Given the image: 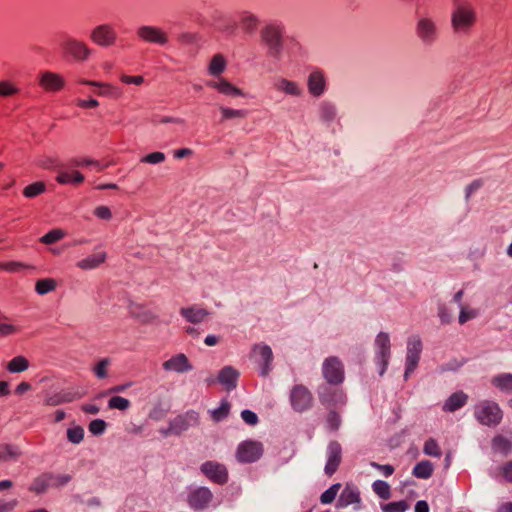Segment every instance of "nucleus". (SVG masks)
I'll return each instance as SVG.
<instances>
[{
	"label": "nucleus",
	"mask_w": 512,
	"mask_h": 512,
	"mask_svg": "<svg viewBox=\"0 0 512 512\" xmlns=\"http://www.w3.org/2000/svg\"><path fill=\"white\" fill-rule=\"evenodd\" d=\"M202 473L212 482L225 484L228 480V472L223 464L207 461L201 466Z\"/></svg>",
	"instance_id": "nucleus-11"
},
{
	"label": "nucleus",
	"mask_w": 512,
	"mask_h": 512,
	"mask_svg": "<svg viewBox=\"0 0 512 512\" xmlns=\"http://www.w3.org/2000/svg\"><path fill=\"white\" fill-rule=\"evenodd\" d=\"M340 484H334L332 485L328 490H326L324 493H322L320 500L323 504H329L332 503L340 489Z\"/></svg>",
	"instance_id": "nucleus-52"
},
{
	"label": "nucleus",
	"mask_w": 512,
	"mask_h": 512,
	"mask_svg": "<svg viewBox=\"0 0 512 512\" xmlns=\"http://www.w3.org/2000/svg\"><path fill=\"white\" fill-rule=\"evenodd\" d=\"M373 491L384 500L391 497V488L388 483L382 480H377L372 484Z\"/></svg>",
	"instance_id": "nucleus-41"
},
{
	"label": "nucleus",
	"mask_w": 512,
	"mask_h": 512,
	"mask_svg": "<svg viewBox=\"0 0 512 512\" xmlns=\"http://www.w3.org/2000/svg\"><path fill=\"white\" fill-rule=\"evenodd\" d=\"M240 373L232 366L223 367L218 373V382L222 384L227 391L236 388Z\"/></svg>",
	"instance_id": "nucleus-18"
},
{
	"label": "nucleus",
	"mask_w": 512,
	"mask_h": 512,
	"mask_svg": "<svg viewBox=\"0 0 512 512\" xmlns=\"http://www.w3.org/2000/svg\"><path fill=\"white\" fill-rule=\"evenodd\" d=\"M110 365V360L108 358H104L100 360L94 367L93 372L95 375L100 378H106L108 375V367Z\"/></svg>",
	"instance_id": "nucleus-51"
},
{
	"label": "nucleus",
	"mask_w": 512,
	"mask_h": 512,
	"mask_svg": "<svg viewBox=\"0 0 512 512\" xmlns=\"http://www.w3.org/2000/svg\"><path fill=\"white\" fill-rule=\"evenodd\" d=\"M81 85H89L97 87L98 89L94 92L97 96L107 97L111 99H119L123 95V91L120 87L112 85L110 83L98 82L93 80L79 79L77 81Z\"/></svg>",
	"instance_id": "nucleus-12"
},
{
	"label": "nucleus",
	"mask_w": 512,
	"mask_h": 512,
	"mask_svg": "<svg viewBox=\"0 0 512 512\" xmlns=\"http://www.w3.org/2000/svg\"><path fill=\"white\" fill-rule=\"evenodd\" d=\"M60 48L65 56L75 62H85L93 53V49L85 41L69 35L63 38Z\"/></svg>",
	"instance_id": "nucleus-3"
},
{
	"label": "nucleus",
	"mask_w": 512,
	"mask_h": 512,
	"mask_svg": "<svg viewBox=\"0 0 512 512\" xmlns=\"http://www.w3.org/2000/svg\"><path fill=\"white\" fill-rule=\"evenodd\" d=\"M241 417L244 420V422L249 424V425H256L257 422H258L257 415L254 412L250 411V410L242 411Z\"/></svg>",
	"instance_id": "nucleus-64"
},
{
	"label": "nucleus",
	"mask_w": 512,
	"mask_h": 512,
	"mask_svg": "<svg viewBox=\"0 0 512 512\" xmlns=\"http://www.w3.org/2000/svg\"><path fill=\"white\" fill-rule=\"evenodd\" d=\"M33 266L18 261H7L0 263V269L8 272H20L23 269H33Z\"/></svg>",
	"instance_id": "nucleus-43"
},
{
	"label": "nucleus",
	"mask_w": 512,
	"mask_h": 512,
	"mask_svg": "<svg viewBox=\"0 0 512 512\" xmlns=\"http://www.w3.org/2000/svg\"><path fill=\"white\" fill-rule=\"evenodd\" d=\"M371 466L376 468L380 472H382V474L385 477L391 476L394 473V471H395L394 467L392 465H389V464L382 465V464H379V463H376V462H372Z\"/></svg>",
	"instance_id": "nucleus-63"
},
{
	"label": "nucleus",
	"mask_w": 512,
	"mask_h": 512,
	"mask_svg": "<svg viewBox=\"0 0 512 512\" xmlns=\"http://www.w3.org/2000/svg\"><path fill=\"white\" fill-rule=\"evenodd\" d=\"M67 439L73 444H79L84 439V429L81 426H74L67 430Z\"/></svg>",
	"instance_id": "nucleus-45"
},
{
	"label": "nucleus",
	"mask_w": 512,
	"mask_h": 512,
	"mask_svg": "<svg viewBox=\"0 0 512 512\" xmlns=\"http://www.w3.org/2000/svg\"><path fill=\"white\" fill-rule=\"evenodd\" d=\"M451 23L456 33H468L476 23V12L470 3L458 4L451 16Z\"/></svg>",
	"instance_id": "nucleus-2"
},
{
	"label": "nucleus",
	"mask_w": 512,
	"mask_h": 512,
	"mask_svg": "<svg viewBox=\"0 0 512 512\" xmlns=\"http://www.w3.org/2000/svg\"><path fill=\"white\" fill-rule=\"evenodd\" d=\"M84 175L77 170H59L56 181L59 184H81L84 181Z\"/></svg>",
	"instance_id": "nucleus-25"
},
{
	"label": "nucleus",
	"mask_w": 512,
	"mask_h": 512,
	"mask_svg": "<svg viewBox=\"0 0 512 512\" xmlns=\"http://www.w3.org/2000/svg\"><path fill=\"white\" fill-rule=\"evenodd\" d=\"M206 84L208 87L216 89L219 93L227 96L242 95V91L239 88L235 87L224 78H219L218 80H210Z\"/></svg>",
	"instance_id": "nucleus-22"
},
{
	"label": "nucleus",
	"mask_w": 512,
	"mask_h": 512,
	"mask_svg": "<svg viewBox=\"0 0 512 512\" xmlns=\"http://www.w3.org/2000/svg\"><path fill=\"white\" fill-rule=\"evenodd\" d=\"M90 40L100 47L114 46L118 39V34L112 24L104 23L95 26L90 32Z\"/></svg>",
	"instance_id": "nucleus-6"
},
{
	"label": "nucleus",
	"mask_w": 512,
	"mask_h": 512,
	"mask_svg": "<svg viewBox=\"0 0 512 512\" xmlns=\"http://www.w3.org/2000/svg\"><path fill=\"white\" fill-rule=\"evenodd\" d=\"M227 65V61L222 54H215L208 66L209 74L213 76H219L224 72Z\"/></svg>",
	"instance_id": "nucleus-33"
},
{
	"label": "nucleus",
	"mask_w": 512,
	"mask_h": 512,
	"mask_svg": "<svg viewBox=\"0 0 512 512\" xmlns=\"http://www.w3.org/2000/svg\"><path fill=\"white\" fill-rule=\"evenodd\" d=\"M320 402L328 409H333L346 404V395L340 389L324 387L319 394Z\"/></svg>",
	"instance_id": "nucleus-13"
},
{
	"label": "nucleus",
	"mask_w": 512,
	"mask_h": 512,
	"mask_svg": "<svg viewBox=\"0 0 512 512\" xmlns=\"http://www.w3.org/2000/svg\"><path fill=\"white\" fill-rule=\"evenodd\" d=\"M423 452L426 455L433 456V457H440L441 456V449L437 443V441L433 438H429L423 447Z\"/></svg>",
	"instance_id": "nucleus-46"
},
{
	"label": "nucleus",
	"mask_w": 512,
	"mask_h": 512,
	"mask_svg": "<svg viewBox=\"0 0 512 512\" xmlns=\"http://www.w3.org/2000/svg\"><path fill=\"white\" fill-rule=\"evenodd\" d=\"M283 25L271 23L261 30V39L271 55H279L282 49Z\"/></svg>",
	"instance_id": "nucleus-5"
},
{
	"label": "nucleus",
	"mask_w": 512,
	"mask_h": 512,
	"mask_svg": "<svg viewBox=\"0 0 512 512\" xmlns=\"http://www.w3.org/2000/svg\"><path fill=\"white\" fill-rule=\"evenodd\" d=\"M46 190V184L42 181H37L27 185L23 190V195L27 198L36 197Z\"/></svg>",
	"instance_id": "nucleus-40"
},
{
	"label": "nucleus",
	"mask_w": 512,
	"mask_h": 512,
	"mask_svg": "<svg viewBox=\"0 0 512 512\" xmlns=\"http://www.w3.org/2000/svg\"><path fill=\"white\" fill-rule=\"evenodd\" d=\"M474 417L481 425L496 427L502 421L503 411L495 401L481 400L474 407Z\"/></svg>",
	"instance_id": "nucleus-1"
},
{
	"label": "nucleus",
	"mask_w": 512,
	"mask_h": 512,
	"mask_svg": "<svg viewBox=\"0 0 512 512\" xmlns=\"http://www.w3.org/2000/svg\"><path fill=\"white\" fill-rule=\"evenodd\" d=\"M108 406L110 409L125 411L130 407V402L128 399L121 396H114L109 400Z\"/></svg>",
	"instance_id": "nucleus-48"
},
{
	"label": "nucleus",
	"mask_w": 512,
	"mask_h": 512,
	"mask_svg": "<svg viewBox=\"0 0 512 512\" xmlns=\"http://www.w3.org/2000/svg\"><path fill=\"white\" fill-rule=\"evenodd\" d=\"M75 104L77 107L82 109H92L99 106V102L96 99L90 98V99H77L75 101Z\"/></svg>",
	"instance_id": "nucleus-59"
},
{
	"label": "nucleus",
	"mask_w": 512,
	"mask_h": 512,
	"mask_svg": "<svg viewBox=\"0 0 512 512\" xmlns=\"http://www.w3.org/2000/svg\"><path fill=\"white\" fill-rule=\"evenodd\" d=\"M289 401L295 412L303 413L312 408L314 397L305 385L296 384L290 390Z\"/></svg>",
	"instance_id": "nucleus-4"
},
{
	"label": "nucleus",
	"mask_w": 512,
	"mask_h": 512,
	"mask_svg": "<svg viewBox=\"0 0 512 512\" xmlns=\"http://www.w3.org/2000/svg\"><path fill=\"white\" fill-rule=\"evenodd\" d=\"M496 478L512 483V460L507 461L498 467Z\"/></svg>",
	"instance_id": "nucleus-42"
},
{
	"label": "nucleus",
	"mask_w": 512,
	"mask_h": 512,
	"mask_svg": "<svg viewBox=\"0 0 512 512\" xmlns=\"http://www.w3.org/2000/svg\"><path fill=\"white\" fill-rule=\"evenodd\" d=\"M106 422L102 419L92 420L88 426L89 431L94 435L102 434L106 429Z\"/></svg>",
	"instance_id": "nucleus-55"
},
{
	"label": "nucleus",
	"mask_w": 512,
	"mask_h": 512,
	"mask_svg": "<svg viewBox=\"0 0 512 512\" xmlns=\"http://www.w3.org/2000/svg\"><path fill=\"white\" fill-rule=\"evenodd\" d=\"M252 354L257 357V361L261 364V376H268L273 361L271 348L265 344H256L252 348Z\"/></svg>",
	"instance_id": "nucleus-15"
},
{
	"label": "nucleus",
	"mask_w": 512,
	"mask_h": 512,
	"mask_svg": "<svg viewBox=\"0 0 512 512\" xmlns=\"http://www.w3.org/2000/svg\"><path fill=\"white\" fill-rule=\"evenodd\" d=\"M421 351H422L421 340L417 337L410 338L408 341V345H407L406 370H405L406 377L416 369L419 359H420Z\"/></svg>",
	"instance_id": "nucleus-14"
},
{
	"label": "nucleus",
	"mask_w": 512,
	"mask_h": 512,
	"mask_svg": "<svg viewBox=\"0 0 512 512\" xmlns=\"http://www.w3.org/2000/svg\"><path fill=\"white\" fill-rule=\"evenodd\" d=\"M378 357L383 364L381 374L384 372L390 358V338L387 333L380 332L375 340Z\"/></svg>",
	"instance_id": "nucleus-19"
},
{
	"label": "nucleus",
	"mask_w": 512,
	"mask_h": 512,
	"mask_svg": "<svg viewBox=\"0 0 512 512\" xmlns=\"http://www.w3.org/2000/svg\"><path fill=\"white\" fill-rule=\"evenodd\" d=\"M6 368L11 373L23 372L29 368V361L24 356H16L7 363Z\"/></svg>",
	"instance_id": "nucleus-35"
},
{
	"label": "nucleus",
	"mask_w": 512,
	"mask_h": 512,
	"mask_svg": "<svg viewBox=\"0 0 512 512\" xmlns=\"http://www.w3.org/2000/svg\"><path fill=\"white\" fill-rule=\"evenodd\" d=\"M20 89L9 80L0 81V97H9L18 94Z\"/></svg>",
	"instance_id": "nucleus-44"
},
{
	"label": "nucleus",
	"mask_w": 512,
	"mask_h": 512,
	"mask_svg": "<svg viewBox=\"0 0 512 512\" xmlns=\"http://www.w3.org/2000/svg\"><path fill=\"white\" fill-rule=\"evenodd\" d=\"M163 368L165 370L182 373L191 370L192 365L190 364L186 355L180 353L165 361L163 363Z\"/></svg>",
	"instance_id": "nucleus-21"
},
{
	"label": "nucleus",
	"mask_w": 512,
	"mask_h": 512,
	"mask_svg": "<svg viewBox=\"0 0 512 512\" xmlns=\"http://www.w3.org/2000/svg\"><path fill=\"white\" fill-rule=\"evenodd\" d=\"M408 508L409 504L405 500L382 505L383 512H405Z\"/></svg>",
	"instance_id": "nucleus-47"
},
{
	"label": "nucleus",
	"mask_w": 512,
	"mask_h": 512,
	"mask_svg": "<svg viewBox=\"0 0 512 512\" xmlns=\"http://www.w3.org/2000/svg\"><path fill=\"white\" fill-rule=\"evenodd\" d=\"M54 479L53 474L45 473L34 479L33 483L31 484L29 490L32 492H35L37 494H40L44 492L48 487L51 486V481Z\"/></svg>",
	"instance_id": "nucleus-31"
},
{
	"label": "nucleus",
	"mask_w": 512,
	"mask_h": 512,
	"mask_svg": "<svg viewBox=\"0 0 512 512\" xmlns=\"http://www.w3.org/2000/svg\"><path fill=\"white\" fill-rule=\"evenodd\" d=\"M93 165L97 171H101L103 167L98 161H94L88 158H74L69 161V166L83 167Z\"/></svg>",
	"instance_id": "nucleus-50"
},
{
	"label": "nucleus",
	"mask_w": 512,
	"mask_h": 512,
	"mask_svg": "<svg viewBox=\"0 0 512 512\" xmlns=\"http://www.w3.org/2000/svg\"><path fill=\"white\" fill-rule=\"evenodd\" d=\"M416 32L418 37L425 43H432L437 37V28L435 23L426 17L418 20Z\"/></svg>",
	"instance_id": "nucleus-16"
},
{
	"label": "nucleus",
	"mask_w": 512,
	"mask_h": 512,
	"mask_svg": "<svg viewBox=\"0 0 512 512\" xmlns=\"http://www.w3.org/2000/svg\"><path fill=\"white\" fill-rule=\"evenodd\" d=\"M342 459L341 445L333 441L328 446V459L325 466V473L332 476L338 469Z\"/></svg>",
	"instance_id": "nucleus-17"
},
{
	"label": "nucleus",
	"mask_w": 512,
	"mask_h": 512,
	"mask_svg": "<svg viewBox=\"0 0 512 512\" xmlns=\"http://www.w3.org/2000/svg\"><path fill=\"white\" fill-rule=\"evenodd\" d=\"M476 316H477L476 310L462 307L460 315H459V323L464 324L465 322H467L470 319L475 318Z\"/></svg>",
	"instance_id": "nucleus-60"
},
{
	"label": "nucleus",
	"mask_w": 512,
	"mask_h": 512,
	"mask_svg": "<svg viewBox=\"0 0 512 512\" xmlns=\"http://www.w3.org/2000/svg\"><path fill=\"white\" fill-rule=\"evenodd\" d=\"M325 88V80L322 73L315 71L312 72L308 79L309 92L314 96H319L323 93Z\"/></svg>",
	"instance_id": "nucleus-27"
},
{
	"label": "nucleus",
	"mask_w": 512,
	"mask_h": 512,
	"mask_svg": "<svg viewBox=\"0 0 512 512\" xmlns=\"http://www.w3.org/2000/svg\"><path fill=\"white\" fill-rule=\"evenodd\" d=\"M17 505V499H12L9 501L0 499V512H13Z\"/></svg>",
	"instance_id": "nucleus-62"
},
{
	"label": "nucleus",
	"mask_w": 512,
	"mask_h": 512,
	"mask_svg": "<svg viewBox=\"0 0 512 512\" xmlns=\"http://www.w3.org/2000/svg\"><path fill=\"white\" fill-rule=\"evenodd\" d=\"M222 118L224 120L232 119V118H244L246 116V112L243 110H235L231 108H221Z\"/></svg>",
	"instance_id": "nucleus-54"
},
{
	"label": "nucleus",
	"mask_w": 512,
	"mask_h": 512,
	"mask_svg": "<svg viewBox=\"0 0 512 512\" xmlns=\"http://www.w3.org/2000/svg\"><path fill=\"white\" fill-rule=\"evenodd\" d=\"M263 453V446L260 442L247 440L239 444L236 451V458L241 463L257 461Z\"/></svg>",
	"instance_id": "nucleus-10"
},
{
	"label": "nucleus",
	"mask_w": 512,
	"mask_h": 512,
	"mask_svg": "<svg viewBox=\"0 0 512 512\" xmlns=\"http://www.w3.org/2000/svg\"><path fill=\"white\" fill-rule=\"evenodd\" d=\"M165 160V154L162 152H153L146 155L141 159V162L150 163V164H158Z\"/></svg>",
	"instance_id": "nucleus-57"
},
{
	"label": "nucleus",
	"mask_w": 512,
	"mask_h": 512,
	"mask_svg": "<svg viewBox=\"0 0 512 512\" xmlns=\"http://www.w3.org/2000/svg\"><path fill=\"white\" fill-rule=\"evenodd\" d=\"M239 26L247 34L254 33L259 25L258 18L251 12L243 11L239 14Z\"/></svg>",
	"instance_id": "nucleus-24"
},
{
	"label": "nucleus",
	"mask_w": 512,
	"mask_h": 512,
	"mask_svg": "<svg viewBox=\"0 0 512 512\" xmlns=\"http://www.w3.org/2000/svg\"><path fill=\"white\" fill-rule=\"evenodd\" d=\"M230 411V404L227 401H223L217 409L212 412V417L215 421H220L228 416Z\"/></svg>",
	"instance_id": "nucleus-53"
},
{
	"label": "nucleus",
	"mask_w": 512,
	"mask_h": 512,
	"mask_svg": "<svg viewBox=\"0 0 512 512\" xmlns=\"http://www.w3.org/2000/svg\"><path fill=\"white\" fill-rule=\"evenodd\" d=\"M65 236V233L61 229H53L45 234L40 241L44 244H53L61 240Z\"/></svg>",
	"instance_id": "nucleus-49"
},
{
	"label": "nucleus",
	"mask_w": 512,
	"mask_h": 512,
	"mask_svg": "<svg viewBox=\"0 0 512 512\" xmlns=\"http://www.w3.org/2000/svg\"><path fill=\"white\" fill-rule=\"evenodd\" d=\"M21 455L19 449L11 444H0V461L15 460Z\"/></svg>",
	"instance_id": "nucleus-37"
},
{
	"label": "nucleus",
	"mask_w": 512,
	"mask_h": 512,
	"mask_svg": "<svg viewBox=\"0 0 512 512\" xmlns=\"http://www.w3.org/2000/svg\"><path fill=\"white\" fill-rule=\"evenodd\" d=\"M323 376L330 384H340L344 380V367L341 360L335 356L325 359L322 366Z\"/></svg>",
	"instance_id": "nucleus-9"
},
{
	"label": "nucleus",
	"mask_w": 512,
	"mask_h": 512,
	"mask_svg": "<svg viewBox=\"0 0 512 512\" xmlns=\"http://www.w3.org/2000/svg\"><path fill=\"white\" fill-rule=\"evenodd\" d=\"M120 81L124 84L140 86L144 83V78L141 75L131 76L122 74L120 76Z\"/></svg>",
	"instance_id": "nucleus-56"
},
{
	"label": "nucleus",
	"mask_w": 512,
	"mask_h": 512,
	"mask_svg": "<svg viewBox=\"0 0 512 512\" xmlns=\"http://www.w3.org/2000/svg\"><path fill=\"white\" fill-rule=\"evenodd\" d=\"M212 499V493L208 488L200 487L194 490L188 498L189 505L194 509H203Z\"/></svg>",
	"instance_id": "nucleus-20"
},
{
	"label": "nucleus",
	"mask_w": 512,
	"mask_h": 512,
	"mask_svg": "<svg viewBox=\"0 0 512 512\" xmlns=\"http://www.w3.org/2000/svg\"><path fill=\"white\" fill-rule=\"evenodd\" d=\"M94 215L102 220H110L112 218V212L109 207L101 205L94 209Z\"/></svg>",
	"instance_id": "nucleus-58"
},
{
	"label": "nucleus",
	"mask_w": 512,
	"mask_h": 512,
	"mask_svg": "<svg viewBox=\"0 0 512 512\" xmlns=\"http://www.w3.org/2000/svg\"><path fill=\"white\" fill-rule=\"evenodd\" d=\"M56 287L57 283L52 278L40 279L35 284V290L40 295L54 291Z\"/></svg>",
	"instance_id": "nucleus-39"
},
{
	"label": "nucleus",
	"mask_w": 512,
	"mask_h": 512,
	"mask_svg": "<svg viewBox=\"0 0 512 512\" xmlns=\"http://www.w3.org/2000/svg\"><path fill=\"white\" fill-rule=\"evenodd\" d=\"M468 401V395L463 391H457L453 393L444 403L443 410L445 412H455L458 409L466 405Z\"/></svg>",
	"instance_id": "nucleus-23"
},
{
	"label": "nucleus",
	"mask_w": 512,
	"mask_h": 512,
	"mask_svg": "<svg viewBox=\"0 0 512 512\" xmlns=\"http://www.w3.org/2000/svg\"><path fill=\"white\" fill-rule=\"evenodd\" d=\"M432 473L433 465L427 460L419 462L413 469V475L420 479H428L432 476Z\"/></svg>",
	"instance_id": "nucleus-36"
},
{
	"label": "nucleus",
	"mask_w": 512,
	"mask_h": 512,
	"mask_svg": "<svg viewBox=\"0 0 512 512\" xmlns=\"http://www.w3.org/2000/svg\"><path fill=\"white\" fill-rule=\"evenodd\" d=\"M340 416L331 410L327 416V423L332 430H337L340 426Z\"/></svg>",
	"instance_id": "nucleus-61"
},
{
	"label": "nucleus",
	"mask_w": 512,
	"mask_h": 512,
	"mask_svg": "<svg viewBox=\"0 0 512 512\" xmlns=\"http://www.w3.org/2000/svg\"><path fill=\"white\" fill-rule=\"evenodd\" d=\"M360 502V493L359 491L351 486H346L342 493L340 494L338 505L341 507H345L351 504Z\"/></svg>",
	"instance_id": "nucleus-29"
},
{
	"label": "nucleus",
	"mask_w": 512,
	"mask_h": 512,
	"mask_svg": "<svg viewBox=\"0 0 512 512\" xmlns=\"http://www.w3.org/2000/svg\"><path fill=\"white\" fill-rule=\"evenodd\" d=\"M37 83L39 87L47 93H58L66 86L64 76L51 70L39 72L37 76Z\"/></svg>",
	"instance_id": "nucleus-7"
},
{
	"label": "nucleus",
	"mask_w": 512,
	"mask_h": 512,
	"mask_svg": "<svg viewBox=\"0 0 512 512\" xmlns=\"http://www.w3.org/2000/svg\"><path fill=\"white\" fill-rule=\"evenodd\" d=\"M137 37L147 43L164 46L169 42V35L162 28L152 25H142L136 30Z\"/></svg>",
	"instance_id": "nucleus-8"
},
{
	"label": "nucleus",
	"mask_w": 512,
	"mask_h": 512,
	"mask_svg": "<svg viewBox=\"0 0 512 512\" xmlns=\"http://www.w3.org/2000/svg\"><path fill=\"white\" fill-rule=\"evenodd\" d=\"M492 447L495 451L508 454L512 449V443L502 435H497L492 440Z\"/></svg>",
	"instance_id": "nucleus-38"
},
{
	"label": "nucleus",
	"mask_w": 512,
	"mask_h": 512,
	"mask_svg": "<svg viewBox=\"0 0 512 512\" xmlns=\"http://www.w3.org/2000/svg\"><path fill=\"white\" fill-rule=\"evenodd\" d=\"M274 86L277 90L292 96H298L301 94V89L295 82L289 81L284 78L278 79L275 82Z\"/></svg>",
	"instance_id": "nucleus-34"
},
{
	"label": "nucleus",
	"mask_w": 512,
	"mask_h": 512,
	"mask_svg": "<svg viewBox=\"0 0 512 512\" xmlns=\"http://www.w3.org/2000/svg\"><path fill=\"white\" fill-rule=\"evenodd\" d=\"M106 253L105 252H98L95 253L85 259L80 260L77 263V267L82 270H88V269H94L105 262L106 260Z\"/></svg>",
	"instance_id": "nucleus-30"
},
{
	"label": "nucleus",
	"mask_w": 512,
	"mask_h": 512,
	"mask_svg": "<svg viewBox=\"0 0 512 512\" xmlns=\"http://www.w3.org/2000/svg\"><path fill=\"white\" fill-rule=\"evenodd\" d=\"M180 313L187 321L191 323H200L208 315V312L204 308L198 306L182 308Z\"/></svg>",
	"instance_id": "nucleus-26"
},
{
	"label": "nucleus",
	"mask_w": 512,
	"mask_h": 512,
	"mask_svg": "<svg viewBox=\"0 0 512 512\" xmlns=\"http://www.w3.org/2000/svg\"><path fill=\"white\" fill-rule=\"evenodd\" d=\"M80 398V395L72 393H54L47 395L44 399V405L46 406H58L60 404L69 403L73 400Z\"/></svg>",
	"instance_id": "nucleus-28"
},
{
	"label": "nucleus",
	"mask_w": 512,
	"mask_h": 512,
	"mask_svg": "<svg viewBox=\"0 0 512 512\" xmlns=\"http://www.w3.org/2000/svg\"><path fill=\"white\" fill-rule=\"evenodd\" d=\"M491 383L502 391L512 393V374L510 373H502L494 376Z\"/></svg>",
	"instance_id": "nucleus-32"
}]
</instances>
